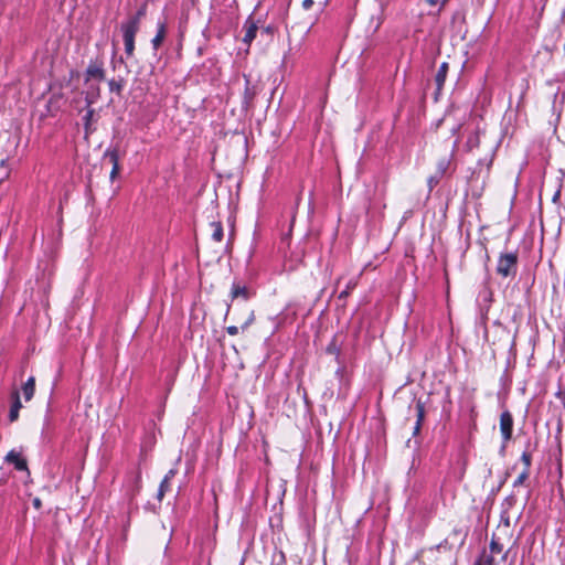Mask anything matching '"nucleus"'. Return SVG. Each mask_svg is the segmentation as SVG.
Returning <instances> with one entry per match:
<instances>
[{
  "mask_svg": "<svg viewBox=\"0 0 565 565\" xmlns=\"http://www.w3.org/2000/svg\"><path fill=\"white\" fill-rule=\"evenodd\" d=\"M104 158L108 159L113 166L110 171V179L114 180L119 173L118 151L116 149L107 150L104 154Z\"/></svg>",
  "mask_w": 565,
  "mask_h": 565,
  "instance_id": "5",
  "label": "nucleus"
},
{
  "mask_svg": "<svg viewBox=\"0 0 565 565\" xmlns=\"http://www.w3.org/2000/svg\"><path fill=\"white\" fill-rule=\"evenodd\" d=\"M479 145H480L479 134L478 132L471 134L468 137L467 142H466V146L468 147V149L472 150L475 148H478Z\"/></svg>",
  "mask_w": 565,
  "mask_h": 565,
  "instance_id": "17",
  "label": "nucleus"
},
{
  "mask_svg": "<svg viewBox=\"0 0 565 565\" xmlns=\"http://www.w3.org/2000/svg\"><path fill=\"white\" fill-rule=\"evenodd\" d=\"M35 380L33 376H30L22 388H34Z\"/></svg>",
  "mask_w": 565,
  "mask_h": 565,
  "instance_id": "29",
  "label": "nucleus"
},
{
  "mask_svg": "<svg viewBox=\"0 0 565 565\" xmlns=\"http://www.w3.org/2000/svg\"><path fill=\"white\" fill-rule=\"evenodd\" d=\"M456 147H457V141L454 145L450 156L438 160L437 168H436V173L438 175H441L444 178L446 175V173L449 171L451 159L455 154Z\"/></svg>",
  "mask_w": 565,
  "mask_h": 565,
  "instance_id": "6",
  "label": "nucleus"
},
{
  "mask_svg": "<svg viewBox=\"0 0 565 565\" xmlns=\"http://www.w3.org/2000/svg\"><path fill=\"white\" fill-rule=\"evenodd\" d=\"M253 321H254V312H253V310L248 309L246 311V318L241 321V329L245 330L246 328H248L252 324Z\"/></svg>",
  "mask_w": 565,
  "mask_h": 565,
  "instance_id": "21",
  "label": "nucleus"
},
{
  "mask_svg": "<svg viewBox=\"0 0 565 565\" xmlns=\"http://www.w3.org/2000/svg\"><path fill=\"white\" fill-rule=\"evenodd\" d=\"M99 97V87H90V89L86 94V102L88 105H92Z\"/></svg>",
  "mask_w": 565,
  "mask_h": 565,
  "instance_id": "19",
  "label": "nucleus"
},
{
  "mask_svg": "<svg viewBox=\"0 0 565 565\" xmlns=\"http://www.w3.org/2000/svg\"><path fill=\"white\" fill-rule=\"evenodd\" d=\"M530 471H527V468H523L522 472L518 476V478L513 482V487H519L525 482V480L529 478Z\"/></svg>",
  "mask_w": 565,
  "mask_h": 565,
  "instance_id": "22",
  "label": "nucleus"
},
{
  "mask_svg": "<svg viewBox=\"0 0 565 565\" xmlns=\"http://www.w3.org/2000/svg\"><path fill=\"white\" fill-rule=\"evenodd\" d=\"M561 195H562V186L559 185L552 198V202L557 203L561 200Z\"/></svg>",
  "mask_w": 565,
  "mask_h": 565,
  "instance_id": "30",
  "label": "nucleus"
},
{
  "mask_svg": "<svg viewBox=\"0 0 565 565\" xmlns=\"http://www.w3.org/2000/svg\"><path fill=\"white\" fill-rule=\"evenodd\" d=\"M33 505H34L35 509L39 510L42 507L41 500L39 498H34L33 499Z\"/></svg>",
  "mask_w": 565,
  "mask_h": 565,
  "instance_id": "34",
  "label": "nucleus"
},
{
  "mask_svg": "<svg viewBox=\"0 0 565 565\" xmlns=\"http://www.w3.org/2000/svg\"><path fill=\"white\" fill-rule=\"evenodd\" d=\"M166 33H167L166 25L163 23H159L158 32H157L156 36L152 39V45H153L154 50H157L161 45V43L163 42V40L166 38Z\"/></svg>",
  "mask_w": 565,
  "mask_h": 565,
  "instance_id": "14",
  "label": "nucleus"
},
{
  "mask_svg": "<svg viewBox=\"0 0 565 565\" xmlns=\"http://www.w3.org/2000/svg\"><path fill=\"white\" fill-rule=\"evenodd\" d=\"M211 230V237L214 242L220 243L223 239L224 231L221 222H211L209 225Z\"/></svg>",
  "mask_w": 565,
  "mask_h": 565,
  "instance_id": "12",
  "label": "nucleus"
},
{
  "mask_svg": "<svg viewBox=\"0 0 565 565\" xmlns=\"http://www.w3.org/2000/svg\"><path fill=\"white\" fill-rule=\"evenodd\" d=\"M33 397V391H22V395L19 391L12 394V405L9 413L11 422H15L19 417V409L24 406V403H29Z\"/></svg>",
  "mask_w": 565,
  "mask_h": 565,
  "instance_id": "3",
  "label": "nucleus"
},
{
  "mask_svg": "<svg viewBox=\"0 0 565 565\" xmlns=\"http://www.w3.org/2000/svg\"><path fill=\"white\" fill-rule=\"evenodd\" d=\"M174 476H175L174 469H170L168 471V473L164 476L163 480L160 483L159 490H158V494H157L158 500L161 501L163 499L164 493L167 492V490L170 487V481Z\"/></svg>",
  "mask_w": 565,
  "mask_h": 565,
  "instance_id": "11",
  "label": "nucleus"
},
{
  "mask_svg": "<svg viewBox=\"0 0 565 565\" xmlns=\"http://www.w3.org/2000/svg\"><path fill=\"white\" fill-rule=\"evenodd\" d=\"M420 428H422V424L416 423L415 426H414V429H413V436L418 435L419 431H420Z\"/></svg>",
  "mask_w": 565,
  "mask_h": 565,
  "instance_id": "33",
  "label": "nucleus"
},
{
  "mask_svg": "<svg viewBox=\"0 0 565 565\" xmlns=\"http://www.w3.org/2000/svg\"><path fill=\"white\" fill-rule=\"evenodd\" d=\"M146 15V6H142L134 17L130 19L136 20L138 23H140L141 19Z\"/></svg>",
  "mask_w": 565,
  "mask_h": 565,
  "instance_id": "28",
  "label": "nucleus"
},
{
  "mask_svg": "<svg viewBox=\"0 0 565 565\" xmlns=\"http://www.w3.org/2000/svg\"><path fill=\"white\" fill-rule=\"evenodd\" d=\"M441 179H443V177L438 175L436 172L428 178L427 183H428L429 192H431L435 186H437V184L440 182Z\"/></svg>",
  "mask_w": 565,
  "mask_h": 565,
  "instance_id": "23",
  "label": "nucleus"
},
{
  "mask_svg": "<svg viewBox=\"0 0 565 565\" xmlns=\"http://www.w3.org/2000/svg\"><path fill=\"white\" fill-rule=\"evenodd\" d=\"M502 550H503L502 544H500L498 541L492 539L491 542H490V551H491V553H501Z\"/></svg>",
  "mask_w": 565,
  "mask_h": 565,
  "instance_id": "25",
  "label": "nucleus"
},
{
  "mask_svg": "<svg viewBox=\"0 0 565 565\" xmlns=\"http://www.w3.org/2000/svg\"><path fill=\"white\" fill-rule=\"evenodd\" d=\"M312 4H313V1H312V0H303V2H302V7H303L305 9H309V8H311V6H312Z\"/></svg>",
  "mask_w": 565,
  "mask_h": 565,
  "instance_id": "35",
  "label": "nucleus"
},
{
  "mask_svg": "<svg viewBox=\"0 0 565 565\" xmlns=\"http://www.w3.org/2000/svg\"><path fill=\"white\" fill-rule=\"evenodd\" d=\"M238 327L237 326H230L226 328V331L230 335H236L238 333Z\"/></svg>",
  "mask_w": 565,
  "mask_h": 565,
  "instance_id": "31",
  "label": "nucleus"
},
{
  "mask_svg": "<svg viewBox=\"0 0 565 565\" xmlns=\"http://www.w3.org/2000/svg\"><path fill=\"white\" fill-rule=\"evenodd\" d=\"M327 352L329 354H334L335 355V359L337 361L339 362V356H340V349L337 347L335 342L332 341L328 347H327Z\"/></svg>",
  "mask_w": 565,
  "mask_h": 565,
  "instance_id": "24",
  "label": "nucleus"
},
{
  "mask_svg": "<svg viewBox=\"0 0 565 565\" xmlns=\"http://www.w3.org/2000/svg\"><path fill=\"white\" fill-rule=\"evenodd\" d=\"M430 6H435L437 3L441 4V8L448 2V0H426Z\"/></svg>",
  "mask_w": 565,
  "mask_h": 565,
  "instance_id": "32",
  "label": "nucleus"
},
{
  "mask_svg": "<svg viewBox=\"0 0 565 565\" xmlns=\"http://www.w3.org/2000/svg\"><path fill=\"white\" fill-rule=\"evenodd\" d=\"M105 78V72L98 64H90L86 71V82L90 79L103 81Z\"/></svg>",
  "mask_w": 565,
  "mask_h": 565,
  "instance_id": "7",
  "label": "nucleus"
},
{
  "mask_svg": "<svg viewBox=\"0 0 565 565\" xmlns=\"http://www.w3.org/2000/svg\"><path fill=\"white\" fill-rule=\"evenodd\" d=\"M416 423L423 424L425 418V406L420 399H418L416 404Z\"/></svg>",
  "mask_w": 565,
  "mask_h": 565,
  "instance_id": "20",
  "label": "nucleus"
},
{
  "mask_svg": "<svg viewBox=\"0 0 565 565\" xmlns=\"http://www.w3.org/2000/svg\"><path fill=\"white\" fill-rule=\"evenodd\" d=\"M356 285L358 281L355 279H350L345 286V289L339 294V299H345L350 295V292L356 287Z\"/></svg>",
  "mask_w": 565,
  "mask_h": 565,
  "instance_id": "18",
  "label": "nucleus"
},
{
  "mask_svg": "<svg viewBox=\"0 0 565 565\" xmlns=\"http://www.w3.org/2000/svg\"><path fill=\"white\" fill-rule=\"evenodd\" d=\"M519 256L516 252L501 253L498 257L495 273L502 278H514L518 273Z\"/></svg>",
  "mask_w": 565,
  "mask_h": 565,
  "instance_id": "1",
  "label": "nucleus"
},
{
  "mask_svg": "<svg viewBox=\"0 0 565 565\" xmlns=\"http://www.w3.org/2000/svg\"><path fill=\"white\" fill-rule=\"evenodd\" d=\"M94 116H95V110L89 108L87 110V113L85 114L84 118H83L84 119V125H85V130H86L87 135L89 132H92V124L95 120Z\"/></svg>",
  "mask_w": 565,
  "mask_h": 565,
  "instance_id": "16",
  "label": "nucleus"
},
{
  "mask_svg": "<svg viewBox=\"0 0 565 565\" xmlns=\"http://www.w3.org/2000/svg\"><path fill=\"white\" fill-rule=\"evenodd\" d=\"M6 460L9 462V463H13L14 467L18 469V470H26V461L21 458L20 454L14 451V450H11L7 456H6Z\"/></svg>",
  "mask_w": 565,
  "mask_h": 565,
  "instance_id": "9",
  "label": "nucleus"
},
{
  "mask_svg": "<svg viewBox=\"0 0 565 565\" xmlns=\"http://www.w3.org/2000/svg\"><path fill=\"white\" fill-rule=\"evenodd\" d=\"M508 557V552H505L503 555H502V561H505Z\"/></svg>",
  "mask_w": 565,
  "mask_h": 565,
  "instance_id": "37",
  "label": "nucleus"
},
{
  "mask_svg": "<svg viewBox=\"0 0 565 565\" xmlns=\"http://www.w3.org/2000/svg\"><path fill=\"white\" fill-rule=\"evenodd\" d=\"M500 431L504 441L511 439L513 431V418L508 411L503 412L500 416Z\"/></svg>",
  "mask_w": 565,
  "mask_h": 565,
  "instance_id": "4",
  "label": "nucleus"
},
{
  "mask_svg": "<svg viewBox=\"0 0 565 565\" xmlns=\"http://www.w3.org/2000/svg\"><path fill=\"white\" fill-rule=\"evenodd\" d=\"M521 460L524 465V468H527V471H530V467H531V461H532V457H531V454L529 452H523L522 456H521Z\"/></svg>",
  "mask_w": 565,
  "mask_h": 565,
  "instance_id": "27",
  "label": "nucleus"
},
{
  "mask_svg": "<svg viewBox=\"0 0 565 565\" xmlns=\"http://www.w3.org/2000/svg\"><path fill=\"white\" fill-rule=\"evenodd\" d=\"M491 164H492V160L489 161L488 169L490 168Z\"/></svg>",
  "mask_w": 565,
  "mask_h": 565,
  "instance_id": "38",
  "label": "nucleus"
},
{
  "mask_svg": "<svg viewBox=\"0 0 565 565\" xmlns=\"http://www.w3.org/2000/svg\"><path fill=\"white\" fill-rule=\"evenodd\" d=\"M244 32L243 42L249 44L256 36L257 25L252 20H247L244 24Z\"/></svg>",
  "mask_w": 565,
  "mask_h": 565,
  "instance_id": "10",
  "label": "nucleus"
},
{
  "mask_svg": "<svg viewBox=\"0 0 565 565\" xmlns=\"http://www.w3.org/2000/svg\"><path fill=\"white\" fill-rule=\"evenodd\" d=\"M476 565H495L494 557L492 555H484L483 559H480Z\"/></svg>",
  "mask_w": 565,
  "mask_h": 565,
  "instance_id": "26",
  "label": "nucleus"
},
{
  "mask_svg": "<svg viewBox=\"0 0 565 565\" xmlns=\"http://www.w3.org/2000/svg\"><path fill=\"white\" fill-rule=\"evenodd\" d=\"M125 85V79L122 77H119L118 79H110L108 82L109 90L114 92L116 94H120Z\"/></svg>",
  "mask_w": 565,
  "mask_h": 565,
  "instance_id": "15",
  "label": "nucleus"
},
{
  "mask_svg": "<svg viewBox=\"0 0 565 565\" xmlns=\"http://www.w3.org/2000/svg\"><path fill=\"white\" fill-rule=\"evenodd\" d=\"M556 397L559 398V399L565 398V391L558 390L556 392Z\"/></svg>",
  "mask_w": 565,
  "mask_h": 565,
  "instance_id": "36",
  "label": "nucleus"
},
{
  "mask_svg": "<svg viewBox=\"0 0 565 565\" xmlns=\"http://www.w3.org/2000/svg\"><path fill=\"white\" fill-rule=\"evenodd\" d=\"M231 296L233 299L242 297L243 299L246 300L248 298V289L246 288V286L233 284L231 289Z\"/></svg>",
  "mask_w": 565,
  "mask_h": 565,
  "instance_id": "13",
  "label": "nucleus"
},
{
  "mask_svg": "<svg viewBox=\"0 0 565 565\" xmlns=\"http://www.w3.org/2000/svg\"><path fill=\"white\" fill-rule=\"evenodd\" d=\"M139 25L136 20L129 19L126 23L121 24V31L125 43V52L128 56H131L135 51V36L139 31Z\"/></svg>",
  "mask_w": 565,
  "mask_h": 565,
  "instance_id": "2",
  "label": "nucleus"
},
{
  "mask_svg": "<svg viewBox=\"0 0 565 565\" xmlns=\"http://www.w3.org/2000/svg\"><path fill=\"white\" fill-rule=\"evenodd\" d=\"M449 65L447 62H443L437 71V74L435 76V83L437 86V92H440L448 74Z\"/></svg>",
  "mask_w": 565,
  "mask_h": 565,
  "instance_id": "8",
  "label": "nucleus"
}]
</instances>
